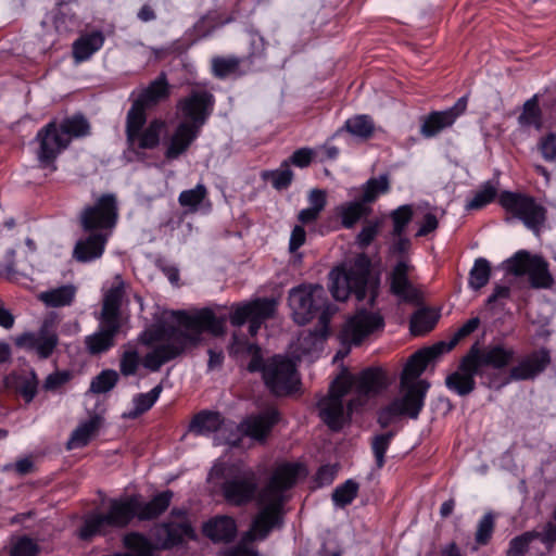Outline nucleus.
<instances>
[{
  "label": "nucleus",
  "instance_id": "obj_1",
  "mask_svg": "<svg viewBox=\"0 0 556 556\" xmlns=\"http://www.w3.org/2000/svg\"><path fill=\"white\" fill-rule=\"evenodd\" d=\"M173 316L177 327H164L155 337L163 342L146 354L142 359L143 366L150 371H159L165 363L181 355L187 348L197 344L203 331L214 336L224 332V319L217 318L208 308L192 314L174 312Z\"/></svg>",
  "mask_w": 556,
  "mask_h": 556
},
{
  "label": "nucleus",
  "instance_id": "obj_2",
  "mask_svg": "<svg viewBox=\"0 0 556 556\" xmlns=\"http://www.w3.org/2000/svg\"><path fill=\"white\" fill-rule=\"evenodd\" d=\"M301 469V465L293 463L277 466L268 483L258 493L261 509L251 529L244 534L242 542L226 556H258L257 551L247 544L254 540H264L274 527L280 526L281 509L286 502L285 492L295 484Z\"/></svg>",
  "mask_w": 556,
  "mask_h": 556
},
{
  "label": "nucleus",
  "instance_id": "obj_3",
  "mask_svg": "<svg viewBox=\"0 0 556 556\" xmlns=\"http://www.w3.org/2000/svg\"><path fill=\"white\" fill-rule=\"evenodd\" d=\"M453 350V344L438 342L432 346L415 352L407 361L401 376V396L394 399L378 415V422L387 428L397 418L407 416L416 419L424 407V400L429 389L426 380H416L426 369L427 365Z\"/></svg>",
  "mask_w": 556,
  "mask_h": 556
},
{
  "label": "nucleus",
  "instance_id": "obj_4",
  "mask_svg": "<svg viewBox=\"0 0 556 556\" xmlns=\"http://www.w3.org/2000/svg\"><path fill=\"white\" fill-rule=\"evenodd\" d=\"M387 386V376L381 368L370 367L357 376L342 374L332 382L328 396L318 402L319 415L330 429L340 430L345 421L343 397L352 388L355 389L357 397L349 402L348 415L363 405L367 397L377 395Z\"/></svg>",
  "mask_w": 556,
  "mask_h": 556
},
{
  "label": "nucleus",
  "instance_id": "obj_5",
  "mask_svg": "<svg viewBox=\"0 0 556 556\" xmlns=\"http://www.w3.org/2000/svg\"><path fill=\"white\" fill-rule=\"evenodd\" d=\"M137 495L113 498L109 502L106 513L88 515L78 531L81 540L96 535H105L114 529L127 527L136 517Z\"/></svg>",
  "mask_w": 556,
  "mask_h": 556
},
{
  "label": "nucleus",
  "instance_id": "obj_6",
  "mask_svg": "<svg viewBox=\"0 0 556 556\" xmlns=\"http://www.w3.org/2000/svg\"><path fill=\"white\" fill-rule=\"evenodd\" d=\"M147 115L130 108L126 115V141L128 149L135 154L142 150H153L159 147L161 136L165 129V122L152 119L147 126Z\"/></svg>",
  "mask_w": 556,
  "mask_h": 556
},
{
  "label": "nucleus",
  "instance_id": "obj_7",
  "mask_svg": "<svg viewBox=\"0 0 556 556\" xmlns=\"http://www.w3.org/2000/svg\"><path fill=\"white\" fill-rule=\"evenodd\" d=\"M369 262L366 257H358L348 269H334L330 273V291L338 301H344L350 293H354L358 301L367 295Z\"/></svg>",
  "mask_w": 556,
  "mask_h": 556
},
{
  "label": "nucleus",
  "instance_id": "obj_8",
  "mask_svg": "<svg viewBox=\"0 0 556 556\" xmlns=\"http://www.w3.org/2000/svg\"><path fill=\"white\" fill-rule=\"evenodd\" d=\"M383 327L384 320L379 313L358 308L353 316L348 318L338 334V339L345 350L339 351L336 358L344 357L351 345L362 344L365 339L377 331H381Z\"/></svg>",
  "mask_w": 556,
  "mask_h": 556
},
{
  "label": "nucleus",
  "instance_id": "obj_9",
  "mask_svg": "<svg viewBox=\"0 0 556 556\" xmlns=\"http://www.w3.org/2000/svg\"><path fill=\"white\" fill-rule=\"evenodd\" d=\"M118 208L113 194L101 195L80 213V225L86 232H104L110 238L116 225Z\"/></svg>",
  "mask_w": 556,
  "mask_h": 556
},
{
  "label": "nucleus",
  "instance_id": "obj_10",
  "mask_svg": "<svg viewBox=\"0 0 556 556\" xmlns=\"http://www.w3.org/2000/svg\"><path fill=\"white\" fill-rule=\"evenodd\" d=\"M507 273L514 276L528 275L532 288L547 289L553 285V277L548 271V264L541 256L531 255L521 250L504 263Z\"/></svg>",
  "mask_w": 556,
  "mask_h": 556
},
{
  "label": "nucleus",
  "instance_id": "obj_11",
  "mask_svg": "<svg viewBox=\"0 0 556 556\" xmlns=\"http://www.w3.org/2000/svg\"><path fill=\"white\" fill-rule=\"evenodd\" d=\"M326 291L321 286H300L289 292V306L299 325L311 321L316 312L326 306Z\"/></svg>",
  "mask_w": 556,
  "mask_h": 556
},
{
  "label": "nucleus",
  "instance_id": "obj_12",
  "mask_svg": "<svg viewBox=\"0 0 556 556\" xmlns=\"http://www.w3.org/2000/svg\"><path fill=\"white\" fill-rule=\"evenodd\" d=\"M258 480L251 468H230L222 485L223 496L231 505L241 506L254 500Z\"/></svg>",
  "mask_w": 556,
  "mask_h": 556
},
{
  "label": "nucleus",
  "instance_id": "obj_13",
  "mask_svg": "<svg viewBox=\"0 0 556 556\" xmlns=\"http://www.w3.org/2000/svg\"><path fill=\"white\" fill-rule=\"evenodd\" d=\"M498 202L507 213L522 220L532 230H539L545 220V208L534 198L525 193L503 191Z\"/></svg>",
  "mask_w": 556,
  "mask_h": 556
},
{
  "label": "nucleus",
  "instance_id": "obj_14",
  "mask_svg": "<svg viewBox=\"0 0 556 556\" xmlns=\"http://www.w3.org/2000/svg\"><path fill=\"white\" fill-rule=\"evenodd\" d=\"M263 379L276 395H287L296 390L300 379L295 364L283 356L276 355L265 362Z\"/></svg>",
  "mask_w": 556,
  "mask_h": 556
},
{
  "label": "nucleus",
  "instance_id": "obj_15",
  "mask_svg": "<svg viewBox=\"0 0 556 556\" xmlns=\"http://www.w3.org/2000/svg\"><path fill=\"white\" fill-rule=\"evenodd\" d=\"M277 308V301L274 299H256L251 302L238 304L230 314V323L240 327L245 321L250 323L249 332L255 336L262 324L274 317Z\"/></svg>",
  "mask_w": 556,
  "mask_h": 556
},
{
  "label": "nucleus",
  "instance_id": "obj_16",
  "mask_svg": "<svg viewBox=\"0 0 556 556\" xmlns=\"http://www.w3.org/2000/svg\"><path fill=\"white\" fill-rule=\"evenodd\" d=\"M214 96L201 88H195L177 102V111L187 123L201 130L214 108Z\"/></svg>",
  "mask_w": 556,
  "mask_h": 556
},
{
  "label": "nucleus",
  "instance_id": "obj_17",
  "mask_svg": "<svg viewBox=\"0 0 556 556\" xmlns=\"http://www.w3.org/2000/svg\"><path fill=\"white\" fill-rule=\"evenodd\" d=\"M18 348L35 351L40 358H48L59 344L56 323L46 318L37 332H25L15 339Z\"/></svg>",
  "mask_w": 556,
  "mask_h": 556
},
{
  "label": "nucleus",
  "instance_id": "obj_18",
  "mask_svg": "<svg viewBox=\"0 0 556 556\" xmlns=\"http://www.w3.org/2000/svg\"><path fill=\"white\" fill-rule=\"evenodd\" d=\"M467 355L477 366L481 376L485 368L495 370L506 368L514 361L516 351L505 344H490L482 349L478 344H473Z\"/></svg>",
  "mask_w": 556,
  "mask_h": 556
},
{
  "label": "nucleus",
  "instance_id": "obj_19",
  "mask_svg": "<svg viewBox=\"0 0 556 556\" xmlns=\"http://www.w3.org/2000/svg\"><path fill=\"white\" fill-rule=\"evenodd\" d=\"M39 142L38 161L43 166L53 164L56 156L70 144V137L64 135L56 122H50L36 136Z\"/></svg>",
  "mask_w": 556,
  "mask_h": 556
},
{
  "label": "nucleus",
  "instance_id": "obj_20",
  "mask_svg": "<svg viewBox=\"0 0 556 556\" xmlns=\"http://www.w3.org/2000/svg\"><path fill=\"white\" fill-rule=\"evenodd\" d=\"M233 428L235 425L232 422H226L220 414L212 412L199 413L194 416L189 427L191 432L200 435L217 433V444L226 443L236 445L237 438L226 435V433L232 431Z\"/></svg>",
  "mask_w": 556,
  "mask_h": 556
},
{
  "label": "nucleus",
  "instance_id": "obj_21",
  "mask_svg": "<svg viewBox=\"0 0 556 556\" xmlns=\"http://www.w3.org/2000/svg\"><path fill=\"white\" fill-rule=\"evenodd\" d=\"M468 97L464 96L450 109L433 111L421 118L420 134L425 138H432L442 130L451 127L455 121L465 113Z\"/></svg>",
  "mask_w": 556,
  "mask_h": 556
},
{
  "label": "nucleus",
  "instance_id": "obj_22",
  "mask_svg": "<svg viewBox=\"0 0 556 556\" xmlns=\"http://www.w3.org/2000/svg\"><path fill=\"white\" fill-rule=\"evenodd\" d=\"M413 271L414 266L409 261L402 258L390 273V288L392 293L405 302H417L420 299L419 290L409 278Z\"/></svg>",
  "mask_w": 556,
  "mask_h": 556
},
{
  "label": "nucleus",
  "instance_id": "obj_23",
  "mask_svg": "<svg viewBox=\"0 0 556 556\" xmlns=\"http://www.w3.org/2000/svg\"><path fill=\"white\" fill-rule=\"evenodd\" d=\"M551 364L549 351L540 349L522 357L517 365L510 367L507 381L533 380Z\"/></svg>",
  "mask_w": 556,
  "mask_h": 556
},
{
  "label": "nucleus",
  "instance_id": "obj_24",
  "mask_svg": "<svg viewBox=\"0 0 556 556\" xmlns=\"http://www.w3.org/2000/svg\"><path fill=\"white\" fill-rule=\"evenodd\" d=\"M125 296V282L119 275L115 276L112 286L104 292L99 323L122 327L121 307Z\"/></svg>",
  "mask_w": 556,
  "mask_h": 556
},
{
  "label": "nucleus",
  "instance_id": "obj_25",
  "mask_svg": "<svg viewBox=\"0 0 556 556\" xmlns=\"http://www.w3.org/2000/svg\"><path fill=\"white\" fill-rule=\"evenodd\" d=\"M480 372L473 362L466 354L459 362L457 369L446 376V388L459 396H467L476 389L475 376Z\"/></svg>",
  "mask_w": 556,
  "mask_h": 556
},
{
  "label": "nucleus",
  "instance_id": "obj_26",
  "mask_svg": "<svg viewBox=\"0 0 556 556\" xmlns=\"http://www.w3.org/2000/svg\"><path fill=\"white\" fill-rule=\"evenodd\" d=\"M199 134L200 129L180 122L165 142V159L173 161L180 157L188 151Z\"/></svg>",
  "mask_w": 556,
  "mask_h": 556
},
{
  "label": "nucleus",
  "instance_id": "obj_27",
  "mask_svg": "<svg viewBox=\"0 0 556 556\" xmlns=\"http://www.w3.org/2000/svg\"><path fill=\"white\" fill-rule=\"evenodd\" d=\"M278 421V410L275 407H269L261 414L248 417L241 422L240 428L245 435L264 441Z\"/></svg>",
  "mask_w": 556,
  "mask_h": 556
},
{
  "label": "nucleus",
  "instance_id": "obj_28",
  "mask_svg": "<svg viewBox=\"0 0 556 556\" xmlns=\"http://www.w3.org/2000/svg\"><path fill=\"white\" fill-rule=\"evenodd\" d=\"M179 520L163 523L156 530V539L163 548L182 543L186 538L193 536V529L185 518L184 511L177 513Z\"/></svg>",
  "mask_w": 556,
  "mask_h": 556
},
{
  "label": "nucleus",
  "instance_id": "obj_29",
  "mask_svg": "<svg viewBox=\"0 0 556 556\" xmlns=\"http://www.w3.org/2000/svg\"><path fill=\"white\" fill-rule=\"evenodd\" d=\"M109 238L104 232H89V235L76 242L73 257L80 263L92 262L100 258L104 252Z\"/></svg>",
  "mask_w": 556,
  "mask_h": 556
},
{
  "label": "nucleus",
  "instance_id": "obj_30",
  "mask_svg": "<svg viewBox=\"0 0 556 556\" xmlns=\"http://www.w3.org/2000/svg\"><path fill=\"white\" fill-rule=\"evenodd\" d=\"M168 96L169 87L167 79L164 74H161L142 91L139 98L132 103L131 108H137L138 111L146 114V109L167 99Z\"/></svg>",
  "mask_w": 556,
  "mask_h": 556
},
{
  "label": "nucleus",
  "instance_id": "obj_31",
  "mask_svg": "<svg viewBox=\"0 0 556 556\" xmlns=\"http://www.w3.org/2000/svg\"><path fill=\"white\" fill-rule=\"evenodd\" d=\"M121 327L100 323L98 331L85 338V345L90 354H101L110 350L115 343V337Z\"/></svg>",
  "mask_w": 556,
  "mask_h": 556
},
{
  "label": "nucleus",
  "instance_id": "obj_32",
  "mask_svg": "<svg viewBox=\"0 0 556 556\" xmlns=\"http://www.w3.org/2000/svg\"><path fill=\"white\" fill-rule=\"evenodd\" d=\"M204 534L213 542H230L237 533V525L233 518L217 516L203 526Z\"/></svg>",
  "mask_w": 556,
  "mask_h": 556
},
{
  "label": "nucleus",
  "instance_id": "obj_33",
  "mask_svg": "<svg viewBox=\"0 0 556 556\" xmlns=\"http://www.w3.org/2000/svg\"><path fill=\"white\" fill-rule=\"evenodd\" d=\"M172 497L173 493L170 491L159 493L149 502H142L140 496L137 495L136 517L140 520L159 517L168 508Z\"/></svg>",
  "mask_w": 556,
  "mask_h": 556
},
{
  "label": "nucleus",
  "instance_id": "obj_34",
  "mask_svg": "<svg viewBox=\"0 0 556 556\" xmlns=\"http://www.w3.org/2000/svg\"><path fill=\"white\" fill-rule=\"evenodd\" d=\"M104 43V36L101 31L86 34L76 39L73 43V58L76 63H81L91 58Z\"/></svg>",
  "mask_w": 556,
  "mask_h": 556
},
{
  "label": "nucleus",
  "instance_id": "obj_35",
  "mask_svg": "<svg viewBox=\"0 0 556 556\" xmlns=\"http://www.w3.org/2000/svg\"><path fill=\"white\" fill-rule=\"evenodd\" d=\"M309 207L303 208L298 214V220L303 225L315 223L327 205V192L323 189H312L308 193Z\"/></svg>",
  "mask_w": 556,
  "mask_h": 556
},
{
  "label": "nucleus",
  "instance_id": "obj_36",
  "mask_svg": "<svg viewBox=\"0 0 556 556\" xmlns=\"http://www.w3.org/2000/svg\"><path fill=\"white\" fill-rule=\"evenodd\" d=\"M77 289L73 285L53 288L38 294V299L49 307H63L71 305L76 296Z\"/></svg>",
  "mask_w": 556,
  "mask_h": 556
},
{
  "label": "nucleus",
  "instance_id": "obj_37",
  "mask_svg": "<svg viewBox=\"0 0 556 556\" xmlns=\"http://www.w3.org/2000/svg\"><path fill=\"white\" fill-rule=\"evenodd\" d=\"M336 212L341 217L342 226L351 229L362 217L369 215L371 208L361 199L337 206Z\"/></svg>",
  "mask_w": 556,
  "mask_h": 556
},
{
  "label": "nucleus",
  "instance_id": "obj_38",
  "mask_svg": "<svg viewBox=\"0 0 556 556\" xmlns=\"http://www.w3.org/2000/svg\"><path fill=\"white\" fill-rule=\"evenodd\" d=\"M242 60L235 55L214 56L211 61L212 74L219 79L228 76H242L245 71L241 67Z\"/></svg>",
  "mask_w": 556,
  "mask_h": 556
},
{
  "label": "nucleus",
  "instance_id": "obj_39",
  "mask_svg": "<svg viewBox=\"0 0 556 556\" xmlns=\"http://www.w3.org/2000/svg\"><path fill=\"white\" fill-rule=\"evenodd\" d=\"M102 422V418L98 415L92 416L86 422L79 425L72 433L68 442L67 448H78L86 446L90 439L96 434L99 430Z\"/></svg>",
  "mask_w": 556,
  "mask_h": 556
},
{
  "label": "nucleus",
  "instance_id": "obj_40",
  "mask_svg": "<svg viewBox=\"0 0 556 556\" xmlns=\"http://www.w3.org/2000/svg\"><path fill=\"white\" fill-rule=\"evenodd\" d=\"M518 124L522 128L534 127L538 130L541 129L542 111L539 105L538 94H534L523 103L521 113L518 116Z\"/></svg>",
  "mask_w": 556,
  "mask_h": 556
},
{
  "label": "nucleus",
  "instance_id": "obj_41",
  "mask_svg": "<svg viewBox=\"0 0 556 556\" xmlns=\"http://www.w3.org/2000/svg\"><path fill=\"white\" fill-rule=\"evenodd\" d=\"M342 130L359 139L367 140L374 135L375 124L368 115H356L349 118L339 132Z\"/></svg>",
  "mask_w": 556,
  "mask_h": 556
},
{
  "label": "nucleus",
  "instance_id": "obj_42",
  "mask_svg": "<svg viewBox=\"0 0 556 556\" xmlns=\"http://www.w3.org/2000/svg\"><path fill=\"white\" fill-rule=\"evenodd\" d=\"M207 188L198 184L193 189L184 190L178 197V203L186 208V213H195L207 198Z\"/></svg>",
  "mask_w": 556,
  "mask_h": 556
},
{
  "label": "nucleus",
  "instance_id": "obj_43",
  "mask_svg": "<svg viewBox=\"0 0 556 556\" xmlns=\"http://www.w3.org/2000/svg\"><path fill=\"white\" fill-rule=\"evenodd\" d=\"M331 314L332 312L330 311V307L327 306L326 309H324L319 316V323L323 329L318 332L309 331L307 333H303L300 337V343L304 351L309 352L311 350L315 349L319 343H321L323 339L325 338Z\"/></svg>",
  "mask_w": 556,
  "mask_h": 556
},
{
  "label": "nucleus",
  "instance_id": "obj_44",
  "mask_svg": "<svg viewBox=\"0 0 556 556\" xmlns=\"http://www.w3.org/2000/svg\"><path fill=\"white\" fill-rule=\"evenodd\" d=\"M390 188L389 176L387 174L380 175L376 178H370L363 185L362 200L368 205L376 201V199L383 193H387Z\"/></svg>",
  "mask_w": 556,
  "mask_h": 556
},
{
  "label": "nucleus",
  "instance_id": "obj_45",
  "mask_svg": "<svg viewBox=\"0 0 556 556\" xmlns=\"http://www.w3.org/2000/svg\"><path fill=\"white\" fill-rule=\"evenodd\" d=\"M491 277V264L488 260L479 257L475 261L469 273L468 283L473 290H480L488 285Z\"/></svg>",
  "mask_w": 556,
  "mask_h": 556
},
{
  "label": "nucleus",
  "instance_id": "obj_46",
  "mask_svg": "<svg viewBox=\"0 0 556 556\" xmlns=\"http://www.w3.org/2000/svg\"><path fill=\"white\" fill-rule=\"evenodd\" d=\"M124 545L130 551L129 556H152L153 545L151 542L137 532L128 533L124 536Z\"/></svg>",
  "mask_w": 556,
  "mask_h": 556
},
{
  "label": "nucleus",
  "instance_id": "obj_47",
  "mask_svg": "<svg viewBox=\"0 0 556 556\" xmlns=\"http://www.w3.org/2000/svg\"><path fill=\"white\" fill-rule=\"evenodd\" d=\"M62 132L72 138H79L87 136L90 131V125L88 121L81 115H74L65 118L60 125Z\"/></svg>",
  "mask_w": 556,
  "mask_h": 556
},
{
  "label": "nucleus",
  "instance_id": "obj_48",
  "mask_svg": "<svg viewBox=\"0 0 556 556\" xmlns=\"http://www.w3.org/2000/svg\"><path fill=\"white\" fill-rule=\"evenodd\" d=\"M161 392L162 386L159 384L148 393L138 394L134 399V410L129 412L128 414H125V416L129 418H136L139 415L143 414L144 412L149 410L159 399Z\"/></svg>",
  "mask_w": 556,
  "mask_h": 556
},
{
  "label": "nucleus",
  "instance_id": "obj_49",
  "mask_svg": "<svg viewBox=\"0 0 556 556\" xmlns=\"http://www.w3.org/2000/svg\"><path fill=\"white\" fill-rule=\"evenodd\" d=\"M437 323V316L428 309L416 312L410 319V331L414 336L429 332Z\"/></svg>",
  "mask_w": 556,
  "mask_h": 556
},
{
  "label": "nucleus",
  "instance_id": "obj_50",
  "mask_svg": "<svg viewBox=\"0 0 556 556\" xmlns=\"http://www.w3.org/2000/svg\"><path fill=\"white\" fill-rule=\"evenodd\" d=\"M118 381V374L113 369H106L96 376L90 383V392L105 393L112 390Z\"/></svg>",
  "mask_w": 556,
  "mask_h": 556
},
{
  "label": "nucleus",
  "instance_id": "obj_51",
  "mask_svg": "<svg viewBox=\"0 0 556 556\" xmlns=\"http://www.w3.org/2000/svg\"><path fill=\"white\" fill-rule=\"evenodd\" d=\"M358 492V483L348 480L337 486L332 493V500L337 506L344 507L353 502Z\"/></svg>",
  "mask_w": 556,
  "mask_h": 556
},
{
  "label": "nucleus",
  "instance_id": "obj_52",
  "mask_svg": "<svg viewBox=\"0 0 556 556\" xmlns=\"http://www.w3.org/2000/svg\"><path fill=\"white\" fill-rule=\"evenodd\" d=\"M40 551L41 548L36 540L23 535L12 543L10 556H38Z\"/></svg>",
  "mask_w": 556,
  "mask_h": 556
},
{
  "label": "nucleus",
  "instance_id": "obj_53",
  "mask_svg": "<svg viewBox=\"0 0 556 556\" xmlns=\"http://www.w3.org/2000/svg\"><path fill=\"white\" fill-rule=\"evenodd\" d=\"M38 383L37 376L30 371L17 379L16 391L26 403H30L37 394Z\"/></svg>",
  "mask_w": 556,
  "mask_h": 556
},
{
  "label": "nucleus",
  "instance_id": "obj_54",
  "mask_svg": "<svg viewBox=\"0 0 556 556\" xmlns=\"http://www.w3.org/2000/svg\"><path fill=\"white\" fill-rule=\"evenodd\" d=\"M497 193L496 188L490 184H484L466 204L467 210H479L492 202Z\"/></svg>",
  "mask_w": 556,
  "mask_h": 556
},
{
  "label": "nucleus",
  "instance_id": "obj_55",
  "mask_svg": "<svg viewBox=\"0 0 556 556\" xmlns=\"http://www.w3.org/2000/svg\"><path fill=\"white\" fill-rule=\"evenodd\" d=\"M413 218V208L410 205H402L391 213V219L393 222L392 236L403 235L406 226Z\"/></svg>",
  "mask_w": 556,
  "mask_h": 556
},
{
  "label": "nucleus",
  "instance_id": "obj_56",
  "mask_svg": "<svg viewBox=\"0 0 556 556\" xmlns=\"http://www.w3.org/2000/svg\"><path fill=\"white\" fill-rule=\"evenodd\" d=\"M140 365L139 353L135 349H127L123 352L119 361L121 374L125 377L137 372Z\"/></svg>",
  "mask_w": 556,
  "mask_h": 556
},
{
  "label": "nucleus",
  "instance_id": "obj_57",
  "mask_svg": "<svg viewBox=\"0 0 556 556\" xmlns=\"http://www.w3.org/2000/svg\"><path fill=\"white\" fill-rule=\"evenodd\" d=\"M265 177L270 178L271 185L276 189H283L291 184L293 172L291 170L289 163L283 162L280 168L266 174Z\"/></svg>",
  "mask_w": 556,
  "mask_h": 556
},
{
  "label": "nucleus",
  "instance_id": "obj_58",
  "mask_svg": "<svg viewBox=\"0 0 556 556\" xmlns=\"http://www.w3.org/2000/svg\"><path fill=\"white\" fill-rule=\"evenodd\" d=\"M394 433L392 431L376 435L372 439L371 448L376 458L377 467L381 468L384 464V454L389 448L390 442Z\"/></svg>",
  "mask_w": 556,
  "mask_h": 556
},
{
  "label": "nucleus",
  "instance_id": "obj_59",
  "mask_svg": "<svg viewBox=\"0 0 556 556\" xmlns=\"http://www.w3.org/2000/svg\"><path fill=\"white\" fill-rule=\"evenodd\" d=\"M381 228L380 220L367 222L356 237V243L359 248L366 249L377 237Z\"/></svg>",
  "mask_w": 556,
  "mask_h": 556
},
{
  "label": "nucleus",
  "instance_id": "obj_60",
  "mask_svg": "<svg viewBox=\"0 0 556 556\" xmlns=\"http://www.w3.org/2000/svg\"><path fill=\"white\" fill-rule=\"evenodd\" d=\"M536 539L535 532H525L519 536L514 538L509 543L507 551L508 556H525L530 543Z\"/></svg>",
  "mask_w": 556,
  "mask_h": 556
},
{
  "label": "nucleus",
  "instance_id": "obj_61",
  "mask_svg": "<svg viewBox=\"0 0 556 556\" xmlns=\"http://www.w3.org/2000/svg\"><path fill=\"white\" fill-rule=\"evenodd\" d=\"M494 530V518L492 514H485L478 523L476 531V542L479 545H485L492 536Z\"/></svg>",
  "mask_w": 556,
  "mask_h": 556
},
{
  "label": "nucleus",
  "instance_id": "obj_62",
  "mask_svg": "<svg viewBox=\"0 0 556 556\" xmlns=\"http://www.w3.org/2000/svg\"><path fill=\"white\" fill-rule=\"evenodd\" d=\"M71 379L68 371H55L50 374L45 382L43 389L47 391H55Z\"/></svg>",
  "mask_w": 556,
  "mask_h": 556
},
{
  "label": "nucleus",
  "instance_id": "obj_63",
  "mask_svg": "<svg viewBox=\"0 0 556 556\" xmlns=\"http://www.w3.org/2000/svg\"><path fill=\"white\" fill-rule=\"evenodd\" d=\"M540 150L546 161L556 160V136L554 134L547 135L540 142Z\"/></svg>",
  "mask_w": 556,
  "mask_h": 556
},
{
  "label": "nucleus",
  "instance_id": "obj_64",
  "mask_svg": "<svg viewBox=\"0 0 556 556\" xmlns=\"http://www.w3.org/2000/svg\"><path fill=\"white\" fill-rule=\"evenodd\" d=\"M306 241V231L302 225H295L289 240V251L296 252Z\"/></svg>",
  "mask_w": 556,
  "mask_h": 556
}]
</instances>
